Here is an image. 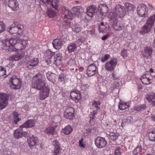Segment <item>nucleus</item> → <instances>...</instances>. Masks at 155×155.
Wrapping results in <instances>:
<instances>
[{
    "label": "nucleus",
    "instance_id": "c9c22d12",
    "mask_svg": "<svg viewBox=\"0 0 155 155\" xmlns=\"http://www.w3.org/2000/svg\"><path fill=\"white\" fill-rule=\"evenodd\" d=\"M73 130L71 126L67 125L64 128L62 129L61 131L64 134L68 135L72 132Z\"/></svg>",
    "mask_w": 155,
    "mask_h": 155
},
{
    "label": "nucleus",
    "instance_id": "a211bd4d",
    "mask_svg": "<svg viewBox=\"0 0 155 155\" xmlns=\"http://www.w3.org/2000/svg\"><path fill=\"white\" fill-rule=\"evenodd\" d=\"M39 61L37 58H33L28 60L26 63V66L27 68L31 69L36 66L38 64Z\"/></svg>",
    "mask_w": 155,
    "mask_h": 155
},
{
    "label": "nucleus",
    "instance_id": "393cba45",
    "mask_svg": "<svg viewBox=\"0 0 155 155\" xmlns=\"http://www.w3.org/2000/svg\"><path fill=\"white\" fill-rule=\"evenodd\" d=\"M145 98L150 103H151L152 105L155 106V93L151 92L148 94L146 95Z\"/></svg>",
    "mask_w": 155,
    "mask_h": 155
},
{
    "label": "nucleus",
    "instance_id": "e433bc0d",
    "mask_svg": "<svg viewBox=\"0 0 155 155\" xmlns=\"http://www.w3.org/2000/svg\"><path fill=\"white\" fill-rule=\"evenodd\" d=\"M3 43H5L10 46H14L15 43L17 42L15 38H12L10 39L8 38L3 40Z\"/></svg>",
    "mask_w": 155,
    "mask_h": 155
},
{
    "label": "nucleus",
    "instance_id": "864d4df0",
    "mask_svg": "<svg viewBox=\"0 0 155 155\" xmlns=\"http://www.w3.org/2000/svg\"><path fill=\"white\" fill-rule=\"evenodd\" d=\"M113 26L114 28L117 31H120L122 29V27L120 25H118L117 24H114Z\"/></svg>",
    "mask_w": 155,
    "mask_h": 155
},
{
    "label": "nucleus",
    "instance_id": "09e8293b",
    "mask_svg": "<svg viewBox=\"0 0 155 155\" xmlns=\"http://www.w3.org/2000/svg\"><path fill=\"white\" fill-rule=\"evenodd\" d=\"M5 24L2 22L0 21V33L4 32L5 29Z\"/></svg>",
    "mask_w": 155,
    "mask_h": 155
},
{
    "label": "nucleus",
    "instance_id": "58836bf2",
    "mask_svg": "<svg viewBox=\"0 0 155 155\" xmlns=\"http://www.w3.org/2000/svg\"><path fill=\"white\" fill-rule=\"evenodd\" d=\"M77 47V45L74 43H71L68 45L67 47L68 51L70 53L74 52Z\"/></svg>",
    "mask_w": 155,
    "mask_h": 155
},
{
    "label": "nucleus",
    "instance_id": "c85d7f7f",
    "mask_svg": "<svg viewBox=\"0 0 155 155\" xmlns=\"http://www.w3.org/2000/svg\"><path fill=\"white\" fill-rule=\"evenodd\" d=\"M108 7L106 4H101L99 6L98 8L97 12L99 11V12L103 15L104 13H107L108 11Z\"/></svg>",
    "mask_w": 155,
    "mask_h": 155
},
{
    "label": "nucleus",
    "instance_id": "dca6fc26",
    "mask_svg": "<svg viewBox=\"0 0 155 155\" xmlns=\"http://www.w3.org/2000/svg\"><path fill=\"white\" fill-rule=\"evenodd\" d=\"M65 43V41L61 38L55 39L52 42L53 47L56 49H59Z\"/></svg>",
    "mask_w": 155,
    "mask_h": 155
},
{
    "label": "nucleus",
    "instance_id": "5fc2aeb1",
    "mask_svg": "<svg viewBox=\"0 0 155 155\" xmlns=\"http://www.w3.org/2000/svg\"><path fill=\"white\" fill-rule=\"evenodd\" d=\"M140 80L142 83L143 84L147 85L149 84L150 83V80L149 78L142 79Z\"/></svg>",
    "mask_w": 155,
    "mask_h": 155
},
{
    "label": "nucleus",
    "instance_id": "e2e57ef3",
    "mask_svg": "<svg viewBox=\"0 0 155 155\" xmlns=\"http://www.w3.org/2000/svg\"><path fill=\"white\" fill-rule=\"evenodd\" d=\"M121 55L124 58L126 57L127 56V51L125 49H123L121 51Z\"/></svg>",
    "mask_w": 155,
    "mask_h": 155
},
{
    "label": "nucleus",
    "instance_id": "6e6552de",
    "mask_svg": "<svg viewBox=\"0 0 155 155\" xmlns=\"http://www.w3.org/2000/svg\"><path fill=\"white\" fill-rule=\"evenodd\" d=\"M95 144L98 148H102L106 147L107 142L105 138L98 136L94 140Z\"/></svg>",
    "mask_w": 155,
    "mask_h": 155
},
{
    "label": "nucleus",
    "instance_id": "aec40b11",
    "mask_svg": "<svg viewBox=\"0 0 155 155\" xmlns=\"http://www.w3.org/2000/svg\"><path fill=\"white\" fill-rule=\"evenodd\" d=\"M35 124V120L33 119H28L22 125L20 126L19 128H32L34 127Z\"/></svg>",
    "mask_w": 155,
    "mask_h": 155
},
{
    "label": "nucleus",
    "instance_id": "f257e3e1",
    "mask_svg": "<svg viewBox=\"0 0 155 155\" xmlns=\"http://www.w3.org/2000/svg\"><path fill=\"white\" fill-rule=\"evenodd\" d=\"M126 14L125 8L119 4L116 5L115 8V11L109 13L108 17L113 21H116L118 18H123Z\"/></svg>",
    "mask_w": 155,
    "mask_h": 155
},
{
    "label": "nucleus",
    "instance_id": "423d86ee",
    "mask_svg": "<svg viewBox=\"0 0 155 155\" xmlns=\"http://www.w3.org/2000/svg\"><path fill=\"white\" fill-rule=\"evenodd\" d=\"M148 8L144 3L138 5L137 9L138 15L141 17H145L147 16L148 12Z\"/></svg>",
    "mask_w": 155,
    "mask_h": 155
},
{
    "label": "nucleus",
    "instance_id": "20e7f679",
    "mask_svg": "<svg viewBox=\"0 0 155 155\" xmlns=\"http://www.w3.org/2000/svg\"><path fill=\"white\" fill-rule=\"evenodd\" d=\"M47 54H50L49 58H52L53 64L57 66L60 65L62 63L63 59L62 54L60 53H57L48 51L46 52Z\"/></svg>",
    "mask_w": 155,
    "mask_h": 155
},
{
    "label": "nucleus",
    "instance_id": "49530a36",
    "mask_svg": "<svg viewBox=\"0 0 155 155\" xmlns=\"http://www.w3.org/2000/svg\"><path fill=\"white\" fill-rule=\"evenodd\" d=\"M122 153V149L120 147H116L114 150V154L115 155H120Z\"/></svg>",
    "mask_w": 155,
    "mask_h": 155
},
{
    "label": "nucleus",
    "instance_id": "72a5a7b5",
    "mask_svg": "<svg viewBox=\"0 0 155 155\" xmlns=\"http://www.w3.org/2000/svg\"><path fill=\"white\" fill-rule=\"evenodd\" d=\"M125 5L127 12H130L131 14H133L134 11L135 10L136 8V7L135 5L128 3H126Z\"/></svg>",
    "mask_w": 155,
    "mask_h": 155
},
{
    "label": "nucleus",
    "instance_id": "7c9ffc66",
    "mask_svg": "<svg viewBox=\"0 0 155 155\" xmlns=\"http://www.w3.org/2000/svg\"><path fill=\"white\" fill-rule=\"evenodd\" d=\"M22 43L18 42H17L15 43L14 46H12V48L13 51H15L17 50H22L23 51L22 46L24 42H25L26 41L22 40Z\"/></svg>",
    "mask_w": 155,
    "mask_h": 155
},
{
    "label": "nucleus",
    "instance_id": "052dcab7",
    "mask_svg": "<svg viewBox=\"0 0 155 155\" xmlns=\"http://www.w3.org/2000/svg\"><path fill=\"white\" fill-rule=\"evenodd\" d=\"M96 115V114H95L94 112H91L89 114L88 116L90 118V121L91 120H93L94 119V117H95V116Z\"/></svg>",
    "mask_w": 155,
    "mask_h": 155
},
{
    "label": "nucleus",
    "instance_id": "f704fd0d",
    "mask_svg": "<svg viewBox=\"0 0 155 155\" xmlns=\"http://www.w3.org/2000/svg\"><path fill=\"white\" fill-rule=\"evenodd\" d=\"M155 21V14L150 16L148 18L145 24L152 27Z\"/></svg>",
    "mask_w": 155,
    "mask_h": 155
},
{
    "label": "nucleus",
    "instance_id": "c03bdc74",
    "mask_svg": "<svg viewBox=\"0 0 155 155\" xmlns=\"http://www.w3.org/2000/svg\"><path fill=\"white\" fill-rule=\"evenodd\" d=\"M146 108V105L143 104L136 106L134 107V110L138 111H143Z\"/></svg>",
    "mask_w": 155,
    "mask_h": 155
},
{
    "label": "nucleus",
    "instance_id": "0e129e2a",
    "mask_svg": "<svg viewBox=\"0 0 155 155\" xmlns=\"http://www.w3.org/2000/svg\"><path fill=\"white\" fill-rule=\"evenodd\" d=\"M84 139L83 138H81V139L79 140V146L81 147L84 148L85 147V145L83 143V142Z\"/></svg>",
    "mask_w": 155,
    "mask_h": 155
},
{
    "label": "nucleus",
    "instance_id": "6e6d98bb",
    "mask_svg": "<svg viewBox=\"0 0 155 155\" xmlns=\"http://www.w3.org/2000/svg\"><path fill=\"white\" fill-rule=\"evenodd\" d=\"M125 104H123V103L122 102L121 103L119 102V104L118 105L119 108L121 110H123L127 109Z\"/></svg>",
    "mask_w": 155,
    "mask_h": 155
},
{
    "label": "nucleus",
    "instance_id": "774afa93",
    "mask_svg": "<svg viewBox=\"0 0 155 155\" xmlns=\"http://www.w3.org/2000/svg\"><path fill=\"white\" fill-rule=\"evenodd\" d=\"M147 6L150 10L151 11L155 10L154 7L150 3H148Z\"/></svg>",
    "mask_w": 155,
    "mask_h": 155
},
{
    "label": "nucleus",
    "instance_id": "412c9836",
    "mask_svg": "<svg viewBox=\"0 0 155 155\" xmlns=\"http://www.w3.org/2000/svg\"><path fill=\"white\" fill-rule=\"evenodd\" d=\"M144 52L143 54V56L145 58L147 59L149 57H150L152 53L153 48L150 46H146L144 49Z\"/></svg>",
    "mask_w": 155,
    "mask_h": 155
},
{
    "label": "nucleus",
    "instance_id": "ea45409f",
    "mask_svg": "<svg viewBox=\"0 0 155 155\" xmlns=\"http://www.w3.org/2000/svg\"><path fill=\"white\" fill-rule=\"evenodd\" d=\"M23 130H21L18 129L15 130L14 133V135L15 137L17 139H19L22 137Z\"/></svg>",
    "mask_w": 155,
    "mask_h": 155
},
{
    "label": "nucleus",
    "instance_id": "680f3d73",
    "mask_svg": "<svg viewBox=\"0 0 155 155\" xmlns=\"http://www.w3.org/2000/svg\"><path fill=\"white\" fill-rule=\"evenodd\" d=\"M89 87V85L87 84H81V90L82 91L88 89Z\"/></svg>",
    "mask_w": 155,
    "mask_h": 155
},
{
    "label": "nucleus",
    "instance_id": "4d7b16f0",
    "mask_svg": "<svg viewBox=\"0 0 155 155\" xmlns=\"http://www.w3.org/2000/svg\"><path fill=\"white\" fill-rule=\"evenodd\" d=\"M110 57V55L109 54H106L104 57L101 58V61L102 62H104L107 60Z\"/></svg>",
    "mask_w": 155,
    "mask_h": 155
},
{
    "label": "nucleus",
    "instance_id": "a878e982",
    "mask_svg": "<svg viewBox=\"0 0 155 155\" xmlns=\"http://www.w3.org/2000/svg\"><path fill=\"white\" fill-rule=\"evenodd\" d=\"M8 5L14 11L17 10L19 8L18 2L16 0H9Z\"/></svg>",
    "mask_w": 155,
    "mask_h": 155
},
{
    "label": "nucleus",
    "instance_id": "f3484780",
    "mask_svg": "<svg viewBox=\"0 0 155 155\" xmlns=\"http://www.w3.org/2000/svg\"><path fill=\"white\" fill-rule=\"evenodd\" d=\"M0 49L5 53H10L12 52V46H10L5 43H3L2 40L0 42Z\"/></svg>",
    "mask_w": 155,
    "mask_h": 155
},
{
    "label": "nucleus",
    "instance_id": "bb28decb",
    "mask_svg": "<svg viewBox=\"0 0 155 155\" xmlns=\"http://www.w3.org/2000/svg\"><path fill=\"white\" fill-rule=\"evenodd\" d=\"M59 6V2H58V7L57 8H55L54 6L52 5V8L48 9L47 13L49 17L50 18H52L55 16L56 15V13L58 11L57 9L58 8Z\"/></svg>",
    "mask_w": 155,
    "mask_h": 155
},
{
    "label": "nucleus",
    "instance_id": "a19ab883",
    "mask_svg": "<svg viewBox=\"0 0 155 155\" xmlns=\"http://www.w3.org/2000/svg\"><path fill=\"white\" fill-rule=\"evenodd\" d=\"M142 147L140 144H139L135 148L133 151V154L134 155L140 154V153L142 152Z\"/></svg>",
    "mask_w": 155,
    "mask_h": 155
},
{
    "label": "nucleus",
    "instance_id": "9d476101",
    "mask_svg": "<svg viewBox=\"0 0 155 155\" xmlns=\"http://www.w3.org/2000/svg\"><path fill=\"white\" fill-rule=\"evenodd\" d=\"M25 55V52L22 50L18 51V52L9 57L8 59L12 61H17L22 58Z\"/></svg>",
    "mask_w": 155,
    "mask_h": 155
},
{
    "label": "nucleus",
    "instance_id": "b1692460",
    "mask_svg": "<svg viewBox=\"0 0 155 155\" xmlns=\"http://www.w3.org/2000/svg\"><path fill=\"white\" fill-rule=\"evenodd\" d=\"M58 2L59 0H40L41 4H43L47 5L50 3L51 5L54 6L55 8L58 7Z\"/></svg>",
    "mask_w": 155,
    "mask_h": 155
},
{
    "label": "nucleus",
    "instance_id": "8fccbe9b",
    "mask_svg": "<svg viewBox=\"0 0 155 155\" xmlns=\"http://www.w3.org/2000/svg\"><path fill=\"white\" fill-rule=\"evenodd\" d=\"M120 86V84L118 82L115 81L111 85V87L113 89L116 88L118 89Z\"/></svg>",
    "mask_w": 155,
    "mask_h": 155
},
{
    "label": "nucleus",
    "instance_id": "69168bd1",
    "mask_svg": "<svg viewBox=\"0 0 155 155\" xmlns=\"http://www.w3.org/2000/svg\"><path fill=\"white\" fill-rule=\"evenodd\" d=\"M47 58H48V59L46 60V64H48L50 63H51L53 61H52V58L49 57V56H50V54H47Z\"/></svg>",
    "mask_w": 155,
    "mask_h": 155
},
{
    "label": "nucleus",
    "instance_id": "1a4fd4ad",
    "mask_svg": "<svg viewBox=\"0 0 155 155\" xmlns=\"http://www.w3.org/2000/svg\"><path fill=\"white\" fill-rule=\"evenodd\" d=\"M86 71V74L88 76L91 77L95 75L98 72V68L96 64L93 63L88 65Z\"/></svg>",
    "mask_w": 155,
    "mask_h": 155
},
{
    "label": "nucleus",
    "instance_id": "79ce46f5",
    "mask_svg": "<svg viewBox=\"0 0 155 155\" xmlns=\"http://www.w3.org/2000/svg\"><path fill=\"white\" fill-rule=\"evenodd\" d=\"M149 140L151 141L155 142V130H152L148 133Z\"/></svg>",
    "mask_w": 155,
    "mask_h": 155
},
{
    "label": "nucleus",
    "instance_id": "2f4dec72",
    "mask_svg": "<svg viewBox=\"0 0 155 155\" xmlns=\"http://www.w3.org/2000/svg\"><path fill=\"white\" fill-rule=\"evenodd\" d=\"M46 76L47 79L49 81L54 84V83L56 81L55 79L57 77L56 74L53 73H51L50 71H48L47 73Z\"/></svg>",
    "mask_w": 155,
    "mask_h": 155
},
{
    "label": "nucleus",
    "instance_id": "13d9d810",
    "mask_svg": "<svg viewBox=\"0 0 155 155\" xmlns=\"http://www.w3.org/2000/svg\"><path fill=\"white\" fill-rule=\"evenodd\" d=\"M84 41V38L83 37H81L79 39H77L76 40V42L79 45H81Z\"/></svg>",
    "mask_w": 155,
    "mask_h": 155
},
{
    "label": "nucleus",
    "instance_id": "5701e85b",
    "mask_svg": "<svg viewBox=\"0 0 155 155\" xmlns=\"http://www.w3.org/2000/svg\"><path fill=\"white\" fill-rule=\"evenodd\" d=\"M97 7L94 5H92L87 8L86 13L90 18H92L95 14Z\"/></svg>",
    "mask_w": 155,
    "mask_h": 155
},
{
    "label": "nucleus",
    "instance_id": "473e14b6",
    "mask_svg": "<svg viewBox=\"0 0 155 155\" xmlns=\"http://www.w3.org/2000/svg\"><path fill=\"white\" fill-rule=\"evenodd\" d=\"M72 12L73 15L79 16V15L83 12V9L81 6H76L72 8Z\"/></svg>",
    "mask_w": 155,
    "mask_h": 155
},
{
    "label": "nucleus",
    "instance_id": "3c124183",
    "mask_svg": "<svg viewBox=\"0 0 155 155\" xmlns=\"http://www.w3.org/2000/svg\"><path fill=\"white\" fill-rule=\"evenodd\" d=\"M73 31L75 32L76 33L80 32L81 30V28L80 25H75L74 26V28L72 29Z\"/></svg>",
    "mask_w": 155,
    "mask_h": 155
},
{
    "label": "nucleus",
    "instance_id": "de8ad7c7",
    "mask_svg": "<svg viewBox=\"0 0 155 155\" xmlns=\"http://www.w3.org/2000/svg\"><path fill=\"white\" fill-rule=\"evenodd\" d=\"M6 70L5 68L0 66V77L6 75Z\"/></svg>",
    "mask_w": 155,
    "mask_h": 155
},
{
    "label": "nucleus",
    "instance_id": "4be33fe9",
    "mask_svg": "<svg viewBox=\"0 0 155 155\" xmlns=\"http://www.w3.org/2000/svg\"><path fill=\"white\" fill-rule=\"evenodd\" d=\"M61 16L65 19L67 18L70 20H72L73 17L72 12L65 8L62 10Z\"/></svg>",
    "mask_w": 155,
    "mask_h": 155
},
{
    "label": "nucleus",
    "instance_id": "338daca9",
    "mask_svg": "<svg viewBox=\"0 0 155 155\" xmlns=\"http://www.w3.org/2000/svg\"><path fill=\"white\" fill-rule=\"evenodd\" d=\"M21 119L20 118L18 117L14 118V120L12 122L13 124H17L18 121L21 120Z\"/></svg>",
    "mask_w": 155,
    "mask_h": 155
},
{
    "label": "nucleus",
    "instance_id": "603ef678",
    "mask_svg": "<svg viewBox=\"0 0 155 155\" xmlns=\"http://www.w3.org/2000/svg\"><path fill=\"white\" fill-rule=\"evenodd\" d=\"M63 25L65 26L66 28H69L71 25V22L68 20H65L64 21Z\"/></svg>",
    "mask_w": 155,
    "mask_h": 155
},
{
    "label": "nucleus",
    "instance_id": "4c0bfd02",
    "mask_svg": "<svg viewBox=\"0 0 155 155\" xmlns=\"http://www.w3.org/2000/svg\"><path fill=\"white\" fill-rule=\"evenodd\" d=\"M67 74L65 73L61 72L59 75L58 81L64 84L67 80Z\"/></svg>",
    "mask_w": 155,
    "mask_h": 155
},
{
    "label": "nucleus",
    "instance_id": "0eeeda50",
    "mask_svg": "<svg viewBox=\"0 0 155 155\" xmlns=\"http://www.w3.org/2000/svg\"><path fill=\"white\" fill-rule=\"evenodd\" d=\"M117 61L116 58H113L109 60L105 65L106 70L109 71H112L115 68L117 64Z\"/></svg>",
    "mask_w": 155,
    "mask_h": 155
},
{
    "label": "nucleus",
    "instance_id": "a18cd8bd",
    "mask_svg": "<svg viewBox=\"0 0 155 155\" xmlns=\"http://www.w3.org/2000/svg\"><path fill=\"white\" fill-rule=\"evenodd\" d=\"M101 102L99 101H97L95 100H93L92 103V105L93 107V109H100V107L99 106L100 105Z\"/></svg>",
    "mask_w": 155,
    "mask_h": 155
},
{
    "label": "nucleus",
    "instance_id": "39448f33",
    "mask_svg": "<svg viewBox=\"0 0 155 155\" xmlns=\"http://www.w3.org/2000/svg\"><path fill=\"white\" fill-rule=\"evenodd\" d=\"M23 25L19 24L18 22H14L12 24L9 28L8 31L11 34H18L19 35L23 34Z\"/></svg>",
    "mask_w": 155,
    "mask_h": 155
},
{
    "label": "nucleus",
    "instance_id": "f03ea898",
    "mask_svg": "<svg viewBox=\"0 0 155 155\" xmlns=\"http://www.w3.org/2000/svg\"><path fill=\"white\" fill-rule=\"evenodd\" d=\"M46 84L45 77L40 73H38L33 77L31 83L32 88L41 91L46 87Z\"/></svg>",
    "mask_w": 155,
    "mask_h": 155
},
{
    "label": "nucleus",
    "instance_id": "37998d69",
    "mask_svg": "<svg viewBox=\"0 0 155 155\" xmlns=\"http://www.w3.org/2000/svg\"><path fill=\"white\" fill-rule=\"evenodd\" d=\"M110 139L113 141H116L118 139L120 135L117 133H110L109 134Z\"/></svg>",
    "mask_w": 155,
    "mask_h": 155
},
{
    "label": "nucleus",
    "instance_id": "9b49d317",
    "mask_svg": "<svg viewBox=\"0 0 155 155\" xmlns=\"http://www.w3.org/2000/svg\"><path fill=\"white\" fill-rule=\"evenodd\" d=\"M81 91L74 90L71 91L70 94L71 99L76 103L79 102L81 98Z\"/></svg>",
    "mask_w": 155,
    "mask_h": 155
},
{
    "label": "nucleus",
    "instance_id": "4468645a",
    "mask_svg": "<svg viewBox=\"0 0 155 155\" xmlns=\"http://www.w3.org/2000/svg\"><path fill=\"white\" fill-rule=\"evenodd\" d=\"M52 144L54 147V152L52 155H58L61 153L62 148L61 145L58 140H54L53 141Z\"/></svg>",
    "mask_w": 155,
    "mask_h": 155
},
{
    "label": "nucleus",
    "instance_id": "6ab92c4d",
    "mask_svg": "<svg viewBox=\"0 0 155 155\" xmlns=\"http://www.w3.org/2000/svg\"><path fill=\"white\" fill-rule=\"evenodd\" d=\"M38 141V138L33 135L30 136L28 138V142L29 147L31 148L36 145Z\"/></svg>",
    "mask_w": 155,
    "mask_h": 155
},
{
    "label": "nucleus",
    "instance_id": "2eb2a0df",
    "mask_svg": "<svg viewBox=\"0 0 155 155\" xmlns=\"http://www.w3.org/2000/svg\"><path fill=\"white\" fill-rule=\"evenodd\" d=\"M39 92V99L41 100H45L49 95L50 89L48 86H46L42 89Z\"/></svg>",
    "mask_w": 155,
    "mask_h": 155
},
{
    "label": "nucleus",
    "instance_id": "cd10ccee",
    "mask_svg": "<svg viewBox=\"0 0 155 155\" xmlns=\"http://www.w3.org/2000/svg\"><path fill=\"white\" fill-rule=\"evenodd\" d=\"M56 127L53 126H49L44 130V132L46 134L48 135H54L56 134V129L55 128Z\"/></svg>",
    "mask_w": 155,
    "mask_h": 155
},
{
    "label": "nucleus",
    "instance_id": "c756f323",
    "mask_svg": "<svg viewBox=\"0 0 155 155\" xmlns=\"http://www.w3.org/2000/svg\"><path fill=\"white\" fill-rule=\"evenodd\" d=\"M152 28V27L148 25H147L145 23L144 25L141 28V30L139 31V33L140 34L144 35L145 34L150 32Z\"/></svg>",
    "mask_w": 155,
    "mask_h": 155
},
{
    "label": "nucleus",
    "instance_id": "7ed1b4c3",
    "mask_svg": "<svg viewBox=\"0 0 155 155\" xmlns=\"http://www.w3.org/2000/svg\"><path fill=\"white\" fill-rule=\"evenodd\" d=\"M8 84L10 87L14 90L19 89L21 87L22 81L20 78L16 75H13L8 80Z\"/></svg>",
    "mask_w": 155,
    "mask_h": 155
},
{
    "label": "nucleus",
    "instance_id": "f8f14e48",
    "mask_svg": "<svg viewBox=\"0 0 155 155\" xmlns=\"http://www.w3.org/2000/svg\"><path fill=\"white\" fill-rule=\"evenodd\" d=\"M74 110L72 107H68L65 109L64 112V117L69 120L73 119L74 117Z\"/></svg>",
    "mask_w": 155,
    "mask_h": 155
},
{
    "label": "nucleus",
    "instance_id": "ddd939ff",
    "mask_svg": "<svg viewBox=\"0 0 155 155\" xmlns=\"http://www.w3.org/2000/svg\"><path fill=\"white\" fill-rule=\"evenodd\" d=\"M9 96L5 94H0V110L3 109L7 106Z\"/></svg>",
    "mask_w": 155,
    "mask_h": 155
},
{
    "label": "nucleus",
    "instance_id": "bf43d9fd",
    "mask_svg": "<svg viewBox=\"0 0 155 155\" xmlns=\"http://www.w3.org/2000/svg\"><path fill=\"white\" fill-rule=\"evenodd\" d=\"M75 60L73 58H71L68 62V63L69 65L70 66H72L74 65L75 64Z\"/></svg>",
    "mask_w": 155,
    "mask_h": 155
}]
</instances>
